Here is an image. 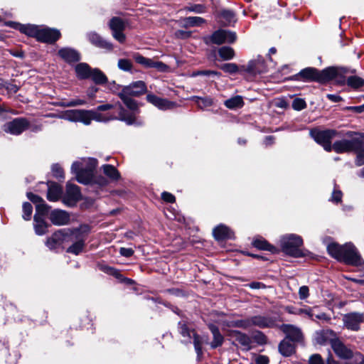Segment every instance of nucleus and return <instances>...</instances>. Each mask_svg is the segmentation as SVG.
Instances as JSON below:
<instances>
[{
  "instance_id": "1",
  "label": "nucleus",
  "mask_w": 364,
  "mask_h": 364,
  "mask_svg": "<svg viewBox=\"0 0 364 364\" xmlns=\"http://www.w3.org/2000/svg\"><path fill=\"white\" fill-rule=\"evenodd\" d=\"M327 251L332 257L346 264L359 267L363 263L357 248L351 242L343 245L331 242L327 246Z\"/></svg>"
},
{
  "instance_id": "2",
  "label": "nucleus",
  "mask_w": 364,
  "mask_h": 364,
  "mask_svg": "<svg viewBox=\"0 0 364 364\" xmlns=\"http://www.w3.org/2000/svg\"><path fill=\"white\" fill-rule=\"evenodd\" d=\"M280 245L282 251L287 255L293 257H304L310 255L308 250L301 249L302 238L294 234H289L282 237Z\"/></svg>"
},
{
  "instance_id": "3",
  "label": "nucleus",
  "mask_w": 364,
  "mask_h": 364,
  "mask_svg": "<svg viewBox=\"0 0 364 364\" xmlns=\"http://www.w3.org/2000/svg\"><path fill=\"white\" fill-rule=\"evenodd\" d=\"M96 166L97 161L95 159H84L82 161L74 162L72 164L71 170L75 174L78 182L87 184L90 181Z\"/></svg>"
},
{
  "instance_id": "4",
  "label": "nucleus",
  "mask_w": 364,
  "mask_h": 364,
  "mask_svg": "<svg viewBox=\"0 0 364 364\" xmlns=\"http://www.w3.org/2000/svg\"><path fill=\"white\" fill-rule=\"evenodd\" d=\"M119 112L118 117H107L97 110H86V125H89L92 120L97 122H108L117 119L125 122L128 125L136 124V118L133 114H129L120 104H119Z\"/></svg>"
},
{
  "instance_id": "5",
  "label": "nucleus",
  "mask_w": 364,
  "mask_h": 364,
  "mask_svg": "<svg viewBox=\"0 0 364 364\" xmlns=\"http://www.w3.org/2000/svg\"><path fill=\"white\" fill-rule=\"evenodd\" d=\"M310 135L315 141L321 145L326 151H331L332 150L331 140L336 135L335 130L311 129L310 131Z\"/></svg>"
},
{
  "instance_id": "6",
  "label": "nucleus",
  "mask_w": 364,
  "mask_h": 364,
  "mask_svg": "<svg viewBox=\"0 0 364 364\" xmlns=\"http://www.w3.org/2000/svg\"><path fill=\"white\" fill-rule=\"evenodd\" d=\"M343 327L352 331H358L360 324L364 322V314L360 312H350L342 318Z\"/></svg>"
},
{
  "instance_id": "7",
  "label": "nucleus",
  "mask_w": 364,
  "mask_h": 364,
  "mask_svg": "<svg viewBox=\"0 0 364 364\" xmlns=\"http://www.w3.org/2000/svg\"><path fill=\"white\" fill-rule=\"evenodd\" d=\"M179 325L180 333L183 337L187 338H191L193 337L195 350L198 355V357H200L203 354L202 345L204 342L207 343L208 338H206L205 339H203L200 338L194 332V331L190 330L184 323H180Z\"/></svg>"
},
{
  "instance_id": "8",
  "label": "nucleus",
  "mask_w": 364,
  "mask_h": 364,
  "mask_svg": "<svg viewBox=\"0 0 364 364\" xmlns=\"http://www.w3.org/2000/svg\"><path fill=\"white\" fill-rule=\"evenodd\" d=\"M29 127V122L25 118H16L3 126V130L11 134L18 135Z\"/></svg>"
},
{
  "instance_id": "9",
  "label": "nucleus",
  "mask_w": 364,
  "mask_h": 364,
  "mask_svg": "<svg viewBox=\"0 0 364 364\" xmlns=\"http://www.w3.org/2000/svg\"><path fill=\"white\" fill-rule=\"evenodd\" d=\"M237 38L235 32L220 29L215 31L210 37V41L215 44L220 45L224 43H232Z\"/></svg>"
},
{
  "instance_id": "10",
  "label": "nucleus",
  "mask_w": 364,
  "mask_h": 364,
  "mask_svg": "<svg viewBox=\"0 0 364 364\" xmlns=\"http://www.w3.org/2000/svg\"><path fill=\"white\" fill-rule=\"evenodd\" d=\"M242 69L252 76H255L267 71L264 60L262 57L250 60Z\"/></svg>"
},
{
  "instance_id": "11",
  "label": "nucleus",
  "mask_w": 364,
  "mask_h": 364,
  "mask_svg": "<svg viewBox=\"0 0 364 364\" xmlns=\"http://www.w3.org/2000/svg\"><path fill=\"white\" fill-rule=\"evenodd\" d=\"M60 35L58 29L40 27L37 40L43 43H53L60 38Z\"/></svg>"
},
{
  "instance_id": "12",
  "label": "nucleus",
  "mask_w": 364,
  "mask_h": 364,
  "mask_svg": "<svg viewBox=\"0 0 364 364\" xmlns=\"http://www.w3.org/2000/svg\"><path fill=\"white\" fill-rule=\"evenodd\" d=\"M81 198L79 187L76 185L67 183L66 192L63 198V201L68 205H73Z\"/></svg>"
},
{
  "instance_id": "13",
  "label": "nucleus",
  "mask_w": 364,
  "mask_h": 364,
  "mask_svg": "<svg viewBox=\"0 0 364 364\" xmlns=\"http://www.w3.org/2000/svg\"><path fill=\"white\" fill-rule=\"evenodd\" d=\"M146 98L148 102L161 110L172 109L177 106L176 102L159 97L154 94H148Z\"/></svg>"
},
{
  "instance_id": "14",
  "label": "nucleus",
  "mask_w": 364,
  "mask_h": 364,
  "mask_svg": "<svg viewBox=\"0 0 364 364\" xmlns=\"http://www.w3.org/2000/svg\"><path fill=\"white\" fill-rule=\"evenodd\" d=\"M146 98L148 102L161 110L172 109L177 106L176 102L159 97L154 94H148Z\"/></svg>"
},
{
  "instance_id": "15",
  "label": "nucleus",
  "mask_w": 364,
  "mask_h": 364,
  "mask_svg": "<svg viewBox=\"0 0 364 364\" xmlns=\"http://www.w3.org/2000/svg\"><path fill=\"white\" fill-rule=\"evenodd\" d=\"M146 98L148 102L161 110L172 109L177 106L176 102L159 97L154 94H148Z\"/></svg>"
},
{
  "instance_id": "16",
  "label": "nucleus",
  "mask_w": 364,
  "mask_h": 364,
  "mask_svg": "<svg viewBox=\"0 0 364 364\" xmlns=\"http://www.w3.org/2000/svg\"><path fill=\"white\" fill-rule=\"evenodd\" d=\"M121 92L132 97H139L146 92V85L142 80H138L124 86Z\"/></svg>"
},
{
  "instance_id": "17",
  "label": "nucleus",
  "mask_w": 364,
  "mask_h": 364,
  "mask_svg": "<svg viewBox=\"0 0 364 364\" xmlns=\"http://www.w3.org/2000/svg\"><path fill=\"white\" fill-rule=\"evenodd\" d=\"M338 338L336 333L331 329H323L317 331L314 333V341L319 345L330 343L332 346L333 342L338 340Z\"/></svg>"
},
{
  "instance_id": "18",
  "label": "nucleus",
  "mask_w": 364,
  "mask_h": 364,
  "mask_svg": "<svg viewBox=\"0 0 364 364\" xmlns=\"http://www.w3.org/2000/svg\"><path fill=\"white\" fill-rule=\"evenodd\" d=\"M332 349L341 359L348 360L353 356V350L346 346L339 338L332 343Z\"/></svg>"
},
{
  "instance_id": "19",
  "label": "nucleus",
  "mask_w": 364,
  "mask_h": 364,
  "mask_svg": "<svg viewBox=\"0 0 364 364\" xmlns=\"http://www.w3.org/2000/svg\"><path fill=\"white\" fill-rule=\"evenodd\" d=\"M86 114L85 109H70L65 111L61 118L70 122H82L86 125Z\"/></svg>"
},
{
  "instance_id": "20",
  "label": "nucleus",
  "mask_w": 364,
  "mask_h": 364,
  "mask_svg": "<svg viewBox=\"0 0 364 364\" xmlns=\"http://www.w3.org/2000/svg\"><path fill=\"white\" fill-rule=\"evenodd\" d=\"M6 25L19 30L23 33L29 36L35 37L37 39L40 27L36 25L27 24L23 25L14 21L6 23Z\"/></svg>"
},
{
  "instance_id": "21",
  "label": "nucleus",
  "mask_w": 364,
  "mask_h": 364,
  "mask_svg": "<svg viewBox=\"0 0 364 364\" xmlns=\"http://www.w3.org/2000/svg\"><path fill=\"white\" fill-rule=\"evenodd\" d=\"M355 143L356 141L353 140V138L350 140L342 139L335 141L333 144L331 145V146L332 149H333L336 153L338 154L350 152L356 150L355 146Z\"/></svg>"
},
{
  "instance_id": "22",
  "label": "nucleus",
  "mask_w": 364,
  "mask_h": 364,
  "mask_svg": "<svg viewBox=\"0 0 364 364\" xmlns=\"http://www.w3.org/2000/svg\"><path fill=\"white\" fill-rule=\"evenodd\" d=\"M282 330L287 335V338L293 342H301L303 339L301 329L293 325L284 324Z\"/></svg>"
},
{
  "instance_id": "23",
  "label": "nucleus",
  "mask_w": 364,
  "mask_h": 364,
  "mask_svg": "<svg viewBox=\"0 0 364 364\" xmlns=\"http://www.w3.org/2000/svg\"><path fill=\"white\" fill-rule=\"evenodd\" d=\"M28 198L36 204V214L41 216L43 218L48 212L49 206L46 204L45 201L38 196L32 193H27Z\"/></svg>"
},
{
  "instance_id": "24",
  "label": "nucleus",
  "mask_w": 364,
  "mask_h": 364,
  "mask_svg": "<svg viewBox=\"0 0 364 364\" xmlns=\"http://www.w3.org/2000/svg\"><path fill=\"white\" fill-rule=\"evenodd\" d=\"M50 220L55 225H65L69 223V214L62 210H54L50 214Z\"/></svg>"
},
{
  "instance_id": "25",
  "label": "nucleus",
  "mask_w": 364,
  "mask_h": 364,
  "mask_svg": "<svg viewBox=\"0 0 364 364\" xmlns=\"http://www.w3.org/2000/svg\"><path fill=\"white\" fill-rule=\"evenodd\" d=\"M59 56L68 63L77 62L80 59V53L75 49L63 48L58 50Z\"/></svg>"
},
{
  "instance_id": "26",
  "label": "nucleus",
  "mask_w": 364,
  "mask_h": 364,
  "mask_svg": "<svg viewBox=\"0 0 364 364\" xmlns=\"http://www.w3.org/2000/svg\"><path fill=\"white\" fill-rule=\"evenodd\" d=\"M250 326H256L259 328H269L275 325V321L271 317L263 316H255L250 318Z\"/></svg>"
},
{
  "instance_id": "27",
  "label": "nucleus",
  "mask_w": 364,
  "mask_h": 364,
  "mask_svg": "<svg viewBox=\"0 0 364 364\" xmlns=\"http://www.w3.org/2000/svg\"><path fill=\"white\" fill-rule=\"evenodd\" d=\"M214 237L217 240L232 239L234 234L232 230L224 225H219L213 230Z\"/></svg>"
},
{
  "instance_id": "28",
  "label": "nucleus",
  "mask_w": 364,
  "mask_h": 364,
  "mask_svg": "<svg viewBox=\"0 0 364 364\" xmlns=\"http://www.w3.org/2000/svg\"><path fill=\"white\" fill-rule=\"evenodd\" d=\"M89 41L94 46L108 50L112 49V45L105 41L99 34L95 32H90L87 34Z\"/></svg>"
},
{
  "instance_id": "29",
  "label": "nucleus",
  "mask_w": 364,
  "mask_h": 364,
  "mask_svg": "<svg viewBox=\"0 0 364 364\" xmlns=\"http://www.w3.org/2000/svg\"><path fill=\"white\" fill-rule=\"evenodd\" d=\"M299 76L305 80H318L319 81L320 73L315 68H307L301 70Z\"/></svg>"
},
{
  "instance_id": "30",
  "label": "nucleus",
  "mask_w": 364,
  "mask_h": 364,
  "mask_svg": "<svg viewBox=\"0 0 364 364\" xmlns=\"http://www.w3.org/2000/svg\"><path fill=\"white\" fill-rule=\"evenodd\" d=\"M62 194V188L57 183H53L48 186L47 198L50 201H57Z\"/></svg>"
},
{
  "instance_id": "31",
  "label": "nucleus",
  "mask_w": 364,
  "mask_h": 364,
  "mask_svg": "<svg viewBox=\"0 0 364 364\" xmlns=\"http://www.w3.org/2000/svg\"><path fill=\"white\" fill-rule=\"evenodd\" d=\"M341 73V69L334 67L328 68L320 73L319 81L330 80Z\"/></svg>"
},
{
  "instance_id": "32",
  "label": "nucleus",
  "mask_w": 364,
  "mask_h": 364,
  "mask_svg": "<svg viewBox=\"0 0 364 364\" xmlns=\"http://www.w3.org/2000/svg\"><path fill=\"white\" fill-rule=\"evenodd\" d=\"M252 245L259 250H267L273 253L278 252L275 247L268 243L267 241L262 237H257L254 239L252 241Z\"/></svg>"
},
{
  "instance_id": "33",
  "label": "nucleus",
  "mask_w": 364,
  "mask_h": 364,
  "mask_svg": "<svg viewBox=\"0 0 364 364\" xmlns=\"http://www.w3.org/2000/svg\"><path fill=\"white\" fill-rule=\"evenodd\" d=\"M34 229L35 232L38 235H43L47 232L48 225L41 216L38 214L34 215Z\"/></svg>"
},
{
  "instance_id": "34",
  "label": "nucleus",
  "mask_w": 364,
  "mask_h": 364,
  "mask_svg": "<svg viewBox=\"0 0 364 364\" xmlns=\"http://www.w3.org/2000/svg\"><path fill=\"white\" fill-rule=\"evenodd\" d=\"M92 70L88 64L81 63L75 66V72L78 78L87 79L90 77Z\"/></svg>"
},
{
  "instance_id": "35",
  "label": "nucleus",
  "mask_w": 364,
  "mask_h": 364,
  "mask_svg": "<svg viewBox=\"0 0 364 364\" xmlns=\"http://www.w3.org/2000/svg\"><path fill=\"white\" fill-rule=\"evenodd\" d=\"M209 328L213 336V340L210 343L211 348H215L220 346L223 343L224 338L220 333L218 328L214 325H210Z\"/></svg>"
},
{
  "instance_id": "36",
  "label": "nucleus",
  "mask_w": 364,
  "mask_h": 364,
  "mask_svg": "<svg viewBox=\"0 0 364 364\" xmlns=\"http://www.w3.org/2000/svg\"><path fill=\"white\" fill-rule=\"evenodd\" d=\"M232 337L243 346L245 349L249 350L250 348L251 339L247 335L240 331H235L233 332Z\"/></svg>"
},
{
  "instance_id": "37",
  "label": "nucleus",
  "mask_w": 364,
  "mask_h": 364,
  "mask_svg": "<svg viewBox=\"0 0 364 364\" xmlns=\"http://www.w3.org/2000/svg\"><path fill=\"white\" fill-rule=\"evenodd\" d=\"M224 105L230 109L241 108L244 105L243 98L240 95H236L225 100Z\"/></svg>"
},
{
  "instance_id": "38",
  "label": "nucleus",
  "mask_w": 364,
  "mask_h": 364,
  "mask_svg": "<svg viewBox=\"0 0 364 364\" xmlns=\"http://www.w3.org/2000/svg\"><path fill=\"white\" fill-rule=\"evenodd\" d=\"M119 98L122 100L124 105L131 110L135 111L138 109V105L136 100H133L130 95L125 94L122 92L119 93Z\"/></svg>"
},
{
  "instance_id": "39",
  "label": "nucleus",
  "mask_w": 364,
  "mask_h": 364,
  "mask_svg": "<svg viewBox=\"0 0 364 364\" xmlns=\"http://www.w3.org/2000/svg\"><path fill=\"white\" fill-rule=\"evenodd\" d=\"M63 237V233L62 231H58L55 232L51 237L48 238L46 241V245L47 247L50 249L53 250L55 249L58 245L60 244V241Z\"/></svg>"
},
{
  "instance_id": "40",
  "label": "nucleus",
  "mask_w": 364,
  "mask_h": 364,
  "mask_svg": "<svg viewBox=\"0 0 364 364\" xmlns=\"http://www.w3.org/2000/svg\"><path fill=\"white\" fill-rule=\"evenodd\" d=\"M192 100L200 109H204L208 107H210L213 104V100L210 97H201L194 96L192 97Z\"/></svg>"
},
{
  "instance_id": "41",
  "label": "nucleus",
  "mask_w": 364,
  "mask_h": 364,
  "mask_svg": "<svg viewBox=\"0 0 364 364\" xmlns=\"http://www.w3.org/2000/svg\"><path fill=\"white\" fill-rule=\"evenodd\" d=\"M279 352L285 355L289 356L294 350V346L287 339L282 341L279 346Z\"/></svg>"
},
{
  "instance_id": "42",
  "label": "nucleus",
  "mask_w": 364,
  "mask_h": 364,
  "mask_svg": "<svg viewBox=\"0 0 364 364\" xmlns=\"http://www.w3.org/2000/svg\"><path fill=\"white\" fill-rule=\"evenodd\" d=\"M96 84H105L107 81L105 75L99 69L95 68L92 70L90 77Z\"/></svg>"
},
{
  "instance_id": "43",
  "label": "nucleus",
  "mask_w": 364,
  "mask_h": 364,
  "mask_svg": "<svg viewBox=\"0 0 364 364\" xmlns=\"http://www.w3.org/2000/svg\"><path fill=\"white\" fill-rule=\"evenodd\" d=\"M102 169L104 173L112 180H117L119 178V173L114 166L109 164L103 165Z\"/></svg>"
},
{
  "instance_id": "44",
  "label": "nucleus",
  "mask_w": 364,
  "mask_h": 364,
  "mask_svg": "<svg viewBox=\"0 0 364 364\" xmlns=\"http://www.w3.org/2000/svg\"><path fill=\"white\" fill-rule=\"evenodd\" d=\"M109 26L112 32L124 31L125 28L124 21L118 17H113L110 20Z\"/></svg>"
},
{
  "instance_id": "45",
  "label": "nucleus",
  "mask_w": 364,
  "mask_h": 364,
  "mask_svg": "<svg viewBox=\"0 0 364 364\" xmlns=\"http://www.w3.org/2000/svg\"><path fill=\"white\" fill-rule=\"evenodd\" d=\"M218 54L221 58L225 60L233 58L235 55L234 50L228 46H223L218 50Z\"/></svg>"
},
{
  "instance_id": "46",
  "label": "nucleus",
  "mask_w": 364,
  "mask_h": 364,
  "mask_svg": "<svg viewBox=\"0 0 364 364\" xmlns=\"http://www.w3.org/2000/svg\"><path fill=\"white\" fill-rule=\"evenodd\" d=\"M347 85L353 89H358L364 85V80L358 76H350L347 79Z\"/></svg>"
},
{
  "instance_id": "47",
  "label": "nucleus",
  "mask_w": 364,
  "mask_h": 364,
  "mask_svg": "<svg viewBox=\"0 0 364 364\" xmlns=\"http://www.w3.org/2000/svg\"><path fill=\"white\" fill-rule=\"evenodd\" d=\"M133 58L137 63L143 65L144 68H151V62H152L153 59L145 58L139 53L134 54Z\"/></svg>"
},
{
  "instance_id": "48",
  "label": "nucleus",
  "mask_w": 364,
  "mask_h": 364,
  "mask_svg": "<svg viewBox=\"0 0 364 364\" xmlns=\"http://www.w3.org/2000/svg\"><path fill=\"white\" fill-rule=\"evenodd\" d=\"M347 135L348 136H353L352 137L353 140L356 141V143L355 144L356 150H358L364 144V134L348 132Z\"/></svg>"
},
{
  "instance_id": "49",
  "label": "nucleus",
  "mask_w": 364,
  "mask_h": 364,
  "mask_svg": "<svg viewBox=\"0 0 364 364\" xmlns=\"http://www.w3.org/2000/svg\"><path fill=\"white\" fill-rule=\"evenodd\" d=\"M84 240L80 239L74 244H73L70 247H68L67 252L73 253L75 255H78L84 247Z\"/></svg>"
},
{
  "instance_id": "50",
  "label": "nucleus",
  "mask_w": 364,
  "mask_h": 364,
  "mask_svg": "<svg viewBox=\"0 0 364 364\" xmlns=\"http://www.w3.org/2000/svg\"><path fill=\"white\" fill-rule=\"evenodd\" d=\"M86 104V101L81 99H74L69 101H62L60 102V106L63 107H76Z\"/></svg>"
},
{
  "instance_id": "51",
  "label": "nucleus",
  "mask_w": 364,
  "mask_h": 364,
  "mask_svg": "<svg viewBox=\"0 0 364 364\" xmlns=\"http://www.w3.org/2000/svg\"><path fill=\"white\" fill-rule=\"evenodd\" d=\"M220 17L225 20V24L235 21V14L230 10H223L220 12Z\"/></svg>"
},
{
  "instance_id": "52",
  "label": "nucleus",
  "mask_w": 364,
  "mask_h": 364,
  "mask_svg": "<svg viewBox=\"0 0 364 364\" xmlns=\"http://www.w3.org/2000/svg\"><path fill=\"white\" fill-rule=\"evenodd\" d=\"M117 66L119 69L126 71L130 72L132 69V63L130 60L128 59H119L118 60Z\"/></svg>"
},
{
  "instance_id": "53",
  "label": "nucleus",
  "mask_w": 364,
  "mask_h": 364,
  "mask_svg": "<svg viewBox=\"0 0 364 364\" xmlns=\"http://www.w3.org/2000/svg\"><path fill=\"white\" fill-rule=\"evenodd\" d=\"M205 22V20L198 16H190L185 19V23L191 26H199Z\"/></svg>"
},
{
  "instance_id": "54",
  "label": "nucleus",
  "mask_w": 364,
  "mask_h": 364,
  "mask_svg": "<svg viewBox=\"0 0 364 364\" xmlns=\"http://www.w3.org/2000/svg\"><path fill=\"white\" fill-rule=\"evenodd\" d=\"M220 68L225 73L233 74L238 72V67L235 63H229L221 65Z\"/></svg>"
},
{
  "instance_id": "55",
  "label": "nucleus",
  "mask_w": 364,
  "mask_h": 364,
  "mask_svg": "<svg viewBox=\"0 0 364 364\" xmlns=\"http://www.w3.org/2000/svg\"><path fill=\"white\" fill-rule=\"evenodd\" d=\"M289 314H306L308 316L312 321H315L314 318V309L308 308V309H299L297 311H292L291 309H289Z\"/></svg>"
},
{
  "instance_id": "56",
  "label": "nucleus",
  "mask_w": 364,
  "mask_h": 364,
  "mask_svg": "<svg viewBox=\"0 0 364 364\" xmlns=\"http://www.w3.org/2000/svg\"><path fill=\"white\" fill-rule=\"evenodd\" d=\"M23 218L26 220H28L31 218L33 207L31 203L26 202L23 204Z\"/></svg>"
},
{
  "instance_id": "57",
  "label": "nucleus",
  "mask_w": 364,
  "mask_h": 364,
  "mask_svg": "<svg viewBox=\"0 0 364 364\" xmlns=\"http://www.w3.org/2000/svg\"><path fill=\"white\" fill-rule=\"evenodd\" d=\"M292 108L295 110L300 111L306 107V102L301 98H296L292 102Z\"/></svg>"
},
{
  "instance_id": "58",
  "label": "nucleus",
  "mask_w": 364,
  "mask_h": 364,
  "mask_svg": "<svg viewBox=\"0 0 364 364\" xmlns=\"http://www.w3.org/2000/svg\"><path fill=\"white\" fill-rule=\"evenodd\" d=\"M198 75H205V76H219L220 73L216 71L213 70H198L193 72L191 74L192 77H196Z\"/></svg>"
},
{
  "instance_id": "59",
  "label": "nucleus",
  "mask_w": 364,
  "mask_h": 364,
  "mask_svg": "<svg viewBox=\"0 0 364 364\" xmlns=\"http://www.w3.org/2000/svg\"><path fill=\"white\" fill-rule=\"evenodd\" d=\"M101 269L108 274L114 276L116 278H119L121 277L120 272L113 267L104 265L102 266Z\"/></svg>"
},
{
  "instance_id": "60",
  "label": "nucleus",
  "mask_w": 364,
  "mask_h": 364,
  "mask_svg": "<svg viewBox=\"0 0 364 364\" xmlns=\"http://www.w3.org/2000/svg\"><path fill=\"white\" fill-rule=\"evenodd\" d=\"M357 152L355 164L358 166L364 165V148H360L358 150H355Z\"/></svg>"
},
{
  "instance_id": "61",
  "label": "nucleus",
  "mask_w": 364,
  "mask_h": 364,
  "mask_svg": "<svg viewBox=\"0 0 364 364\" xmlns=\"http://www.w3.org/2000/svg\"><path fill=\"white\" fill-rule=\"evenodd\" d=\"M309 364H325L324 360L319 354H314L310 356L309 360Z\"/></svg>"
},
{
  "instance_id": "62",
  "label": "nucleus",
  "mask_w": 364,
  "mask_h": 364,
  "mask_svg": "<svg viewBox=\"0 0 364 364\" xmlns=\"http://www.w3.org/2000/svg\"><path fill=\"white\" fill-rule=\"evenodd\" d=\"M186 9L189 11H193L197 14H201L205 11V6L202 4H195L186 7Z\"/></svg>"
},
{
  "instance_id": "63",
  "label": "nucleus",
  "mask_w": 364,
  "mask_h": 364,
  "mask_svg": "<svg viewBox=\"0 0 364 364\" xmlns=\"http://www.w3.org/2000/svg\"><path fill=\"white\" fill-rule=\"evenodd\" d=\"M151 68H154L159 71H165L168 68V66L161 61L152 60Z\"/></svg>"
},
{
  "instance_id": "64",
  "label": "nucleus",
  "mask_w": 364,
  "mask_h": 364,
  "mask_svg": "<svg viewBox=\"0 0 364 364\" xmlns=\"http://www.w3.org/2000/svg\"><path fill=\"white\" fill-rule=\"evenodd\" d=\"M52 171H53V175L57 178H63V171L59 165H58V164L53 165L52 166Z\"/></svg>"
}]
</instances>
